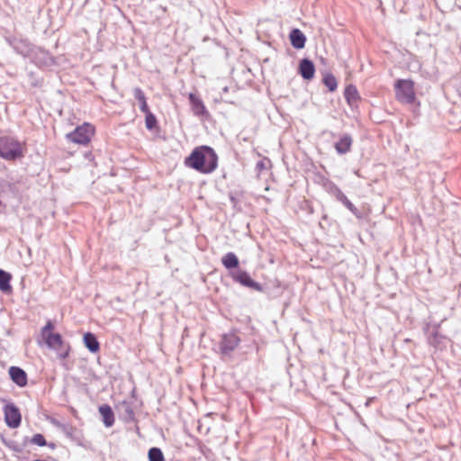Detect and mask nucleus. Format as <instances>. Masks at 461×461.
I'll use <instances>...</instances> for the list:
<instances>
[{
    "label": "nucleus",
    "instance_id": "obj_7",
    "mask_svg": "<svg viewBox=\"0 0 461 461\" xmlns=\"http://www.w3.org/2000/svg\"><path fill=\"white\" fill-rule=\"evenodd\" d=\"M299 73L306 80L312 79L315 73L313 63L307 59H302L299 65Z\"/></svg>",
    "mask_w": 461,
    "mask_h": 461
},
{
    "label": "nucleus",
    "instance_id": "obj_1",
    "mask_svg": "<svg viewBox=\"0 0 461 461\" xmlns=\"http://www.w3.org/2000/svg\"><path fill=\"white\" fill-rule=\"evenodd\" d=\"M185 165L202 173H211L217 167V156L209 147H198L185 159Z\"/></svg>",
    "mask_w": 461,
    "mask_h": 461
},
{
    "label": "nucleus",
    "instance_id": "obj_15",
    "mask_svg": "<svg viewBox=\"0 0 461 461\" xmlns=\"http://www.w3.org/2000/svg\"><path fill=\"white\" fill-rule=\"evenodd\" d=\"M221 262L226 268L237 267L239 265L238 258L232 252L227 253L222 258Z\"/></svg>",
    "mask_w": 461,
    "mask_h": 461
},
{
    "label": "nucleus",
    "instance_id": "obj_5",
    "mask_svg": "<svg viewBox=\"0 0 461 461\" xmlns=\"http://www.w3.org/2000/svg\"><path fill=\"white\" fill-rule=\"evenodd\" d=\"M95 133V128L89 123H84L77 127L73 132L68 133L67 138L74 143L86 145L90 142Z\"/></svg>",
    "mask_w": 461,
    "mask_h": 461
},
{
    "label": "nucleus",
    "instance_id": "obj_10",
    "mask_svg": "<svg viewBox=\"0 0 461 461\" xmlns=\"http://www.w3.org/2000/svg\"><path fill=\"white\" fill-rule=\"evenodd\" d=\"M289 39L294 48L298 50L304 48L306 38L299 29L292 30L289 35Z\"/></svg>",
    "mask_w": 461,
    "mask_h": 461
},
{
    "label": "nucleus",
    "instance_id": "obj_8",
    "mask_svg": "<svg viewBox=\"0 0 461 461\" xmlns=\"http://www.w3.org/2000/svg\"><path fill=\"white\" fill-rule=\"evenodd\" d=\"M233 278L247 287L253 288L257 291H261V285L252 280L244 271H238L235 275H233Z\"/></svg>",
    "mask_w": 461,
    "mask_h": 461
},
{
    "label": "nucleus",
    "instance_id": "obj_2",
    "mask_svg": "<svg viewBox=\"0 0 461 461\" xmlns=\"http://www.w3.org/2000/svg\"><path fill=\"white\" fill-rule=\"evenodd\" d=\"M41 336L47 347L55 350L60 358L68 356L69 346L65 343L59 333L54 332V324L50 321L41 329Z\"/></svg>",
    "mask_w": 461,
    "mask_h": 461
},
{
    "label": "nucleus",
    "instance_id": "obj_13",
    "mask_svg": "<svg viewBox=\"0 0 461 461\" xmlns=\"http://www.w3.org/2000/svg\"><path fill=\"white\" fill-rule=\"evenodd\" d=\"M83 340L85 346L88 348L90 352L95 353L99 350L100 345L94 334L90 332L86 333L84 335Z\"/></svg>",
    "mask_w": 461,
    "mask_h": 461
},
{
    "label": "nucleus",
    "instance_id": "obj_20",
    "mask_svg": "<svg viewBox=\"0 0 461 461\" xmlns=\"http://www.w3.org/2000/svg\"><path fill=\"white\" fill-rule=\"evenodd\" d=\"M149 461H165L164 456L159 448L152 447L149 451Z\"/></svg>",
    "mask_w": 461,
    "mask_h": 461
},
{
    "label": "nucleus",
    "instance_id": "obj_16",
    "mask_svg": "<svg viewBox=\"0 0 461 461\" xmlns=\"http://www.w3.org/2000/svg\"><path fill=\"white\" fill-rule=\"evenodd\" d=\"M11 276L7 272L0 269V290L3 292L11 291Z\"/></svg>",
    "mask_w": 461,
    "mask_h": 461
},
{
    "label": "nucleus",
    "instance_id": "obj_6",
    "mask_svg": "<svg viewBox=\"0 0 461 461\" xmlns=\"http://www.w3.org/2000/svg\"><path fill=\"white\" fill-rule=\"evenodd\" d=\"M5 416L7 425L11 428H17L21 423V414L19 410L12 404L5 408Z\"/></svg>",
    "mask_w": 461,
    "mask_h": 461
},
{
    "label": "nucleus",
    "instance_id": "obj_3",
    "mask_svg": "<svg viewBox=\"0 0 461 461\" xmlns=\"http://www.w3.org/2000/svg\"><path fill=\"white\" fill-rule=\"evenodd\" d=\"M24 145L8 137L0 138V157L5 160H14L23 157Z\"/></svg>",
    "mask_w": 461,
    "mask_h": 461
},
{
    "label": "nucleus",
    "instance_id": "obj_25",
    "mask_svg": "<svg viewBox=\"0 0 461 461\" xmlns=\"http://www.w3.org/2000/svg\"><path fill=\"white\" fill-rule=\"evenodd\" d=\"M134 96L137 100H139V102L140 103V101L142 100H145V95H144V93L139 89V88H136L135 91H134Z\"/></svg>",
    "mask_w": 461,
    "mask_h": 461
},
{
    "label": "nucleus",
    "instance_id": "obj_17",
    "mask_svg": "<svg viewBox=\"0 0 461 461\" xmlns=\"http://www.w3.org/2000/svg\"><path fill=\"white\" fill-rule=\"evenodd\" d=\"M189 99L193 106V110L195 114H201L204 112V106L202 101L195 96L194 94L189 95Z\"/></svg>",
    "mask_w": 461,
    "mask_h": 461
},
{
    "label": "nucleus",
    "instance_id": "obj_9",
    "mask_svg": "<svg viewBox=\"0 0 461 461\" xmlns=\"http://www.w3.org/2000/svg\"><path fill=\"white\" fill-rule=\"evenodd\" d=\"M11 379L19 386H25L27 384V375L25 372L16 366H12L9 369Z\"/></svg>",
    "mask_w": 461,
    "mask_h": 461
},
{
    "label": "nucleus",
    "instance_id": "obj_23",
    "mask_svg": "<svg viewBox=\"0 0 461 461\" xmlns=\"http://www.w3.org/2000/svg\"><path fill=\"white\" fill-rule=\"evenodd\" d=\"M339 199L345 204V206L349 209L351 212H355L356 211V208L355 206L352 204V203L350 201H348V199L342 194V193H339Z\"/></svg>",
    "mask_w": 461,
    "mask_h": 461
},
{
    "label": "nucleus",
    "instance_id": "obj_21",
    "mask_svg": "<svg viewBox=\"0 0 461 461\" xmlns=\"http://www.w3.org/2000/svg\"><path fill=\"white\" fill-rule=\"evenodd\" d=\"M10 188H11V185L7 182L0 179V207L3 206L4 200L8 193V191L10 190Z\"/></svg>",
    "mask_w": 461,
    "mask_h": 461
},
{
    "label": "nucleus",
    "instance_id": "obj_19",
    "mask_svg": "<svg viewBox=\"0 0 461 461\" xmlns=\"http://www.w3.org/2000/svg\"><path fill=\"white\" fill-rule=\"evenodd\" d=\"M345 97L348 103H353L357 99V90L354 86H348L345 90Z\"/></svg>",
    "mask_w": 461,
    "mask_h": 461
},
{
    "label": "nucleus",
    "instance_id": "obj_26",
    "mask_svg": "<svg viewBox=\"0 0 461 461\" xmlns=\"http://www.w3.org/2000/svg\"><path fill=\"white\" fill-rule=\"evenodd\" d=\"M140 110H141L143 113H150V112L149 111V108H148V104H147L146 99H145V100L140 101Z\"/></svg>",
    "mask_w": 461,
    "mask_h": 461
},
{
    "label": "nucleus",
    "instance_id": "obj_22",
    "mask_svg": "<svg viewBox=\"0 0 461 461\" xmlns=\"http://www.w3.org/2000/svg\"><path fill=\"white\" fill-rule=\"evenodd\" d=\"M156 122H157V120L151 113H146L145 123H146V127L149 130L153 129L156 125Z\"/></svg>",
    "mask_w": 461,
    "mask_h": 461
},
{
    "label": "nucleus",
    "instance_id": "obj_24",
    "mask_svg": "<svg viewBox=\"0 0 461 461\" xmlns=\"http://www.w3.org/2000/svg\"><path fill=\"white\" fill-rule=\"evenodd\" d=\"M32 442L38 446H44L46 444L43 436L41 434L34 435L32 438Z\"/></svg>",
    "mask_w": 461,
    "mask_h": 461
},
{
    "label": "nucleus",
    "instance_id": "obj_18",
    "mask_svg": "<svg viewBox=\"0 0 461 461\" xmlns=\"http://www.w3.org/2000/svg\"><path fill=\"white\" fill-rule=\"evenodd\" d=\"M324 85L329 88L330 91H334L337 88V80L331 74H326L323 77Z\"/></svg>",
    "mask_w": 461,
    "mask_h": 461
},
{
    "label": "nucleus",
    "instance_id": "obj_12",
    "mask_svg": "<svg viewBox=\"0 0 461 461\" xmlns=\"http://www.w3.org/2000/svg\"><path fill=\"white\" fill-rule=\"evenodd\" d=\"M99 412L106 427H112L114 423V415L110 406L102 405L99 407Z\"/></svg>",
    "mask_w": 461,
    "mask_h": 461
},
{
    "label": "nucleus",
    "instance_id": "obj_11",
    "mask_svg": "<svg viewBox=\"0 0 461 461\" xmlns=\"http://www.w3.org/2000/svg\"><path fill=\"white\" fill-rule=\"evenodd\" d=\"M240 339L235 334H229L223 337L221 341V350L224 352L233 350L239 344Z\"/></svg>",
    "mask_w": 461,
    "mask_h": 461
},
{
    "label": "nucleus",
    "instance_id": "obj_4",
    "mask_svg": "<svg viewBox=\"0 0 461 461\" xmlns=\"http://www.w3.org/2000/svg\"><path fill=\"white\" fill-rule=\"evenodd\" d=\"M395 95L398 101L403 104H411L415 100L413 82L401 79L395 84Z\"/></svg>",
    "mask_w": 461,
    "mask_h": 461
},
{
    "label": "nucleus",
    "instance_id": "obj_14",
    "mask_svg": "<svg viewBox=\"0 0 461 461\" xmlns=\"http://www.w3.org/2000/svg\"><path fill=\"white\" fill-rule=\"evenodd\" d=\"M352 140L349 136H344L341 140L336 143L335 148L340 154H344L350 149Z\"/></svg>",
    "mask_w": 461,
    "mask_h": 461
}]
</instances>
